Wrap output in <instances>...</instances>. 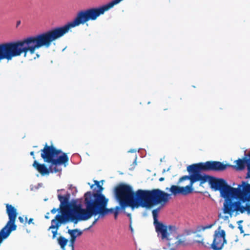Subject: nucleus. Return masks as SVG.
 <instances>
[{
  "instance_id": "obj_43",
  "label": "nucleus",
  "mask_w": 250,
  "mask_h": 250,
  "mask_svg": "<svg viewBox=\"0 0 250 250\" xmlns=\"http://www.w3.org/2000/svg\"><path fill=\"white\" fill-rule=\"evenodd\" d=\"M25 220H27V217H25Z\"/></svg>"
},
{
  "instance_id": "obj_8",
  "label": "nucleus",
  "mask_w": 250,
  "mask_h": 250,
  "mask_svg": "<svg viewBox=\"0 0 250 250\" xmlns=\"http://www.w3.org/2000/svg\"><path fill=\"white\" fill-rule=\"evenodd\" d=\"M141 191L142 189H138L134 193L131 186L121 184L114 189L115 198L123 209L127 207L138 208L140 205L138 194Z\"/></svg>"
},
{
  "instance_id": "obj_15",
  "label": "nucleus",
  "mask_w": 250,
  "mask_h": 250,
  "mask_svg": "<svg viewBox=\"0 0 250 250\" xmlns=\"http://www.w3.org/2000/svg\"><path fill=\"white\" fill-rule=\"evenodd\" d=\"M236 166H231L230 167H235L237 170H242L244 169L247 166V173L246 176V179L250 178V154L249 159L244 158L243 159H238L235 161Z\"/></svg>"
},
{
  "instance_id": "obj_16",
  "label": "nucleus",
  "mask_w": 250,
  "mask_h": 250,
  "mask_svg": "<svg viewBox=\"0 0 250 250\" xmlns=\"http://www.w3.org/2000/svg\"><path fill=\"white\" fill-rule=\"evenodd\" d=\"M58 198L60 202V208H62V216H63V213L69 209L71 206V203L69 202L70 198V194H67L64 196H62L60 194L58 195Z\"/></svg>"
},
{
  "instance_id": "obj_18",
  "label": "nucleus",
  "mask_w": 250,
  "mask_h": 250,
  "mask_svg": "<svg viewBox=\"0 0 250 250\" xmlns=\"http://www.w3.org/2000/svg\"><path fill=\"white\" fill-rule=\"evenodd\" d=\"M68 233L70 235L71 237H73V236H75V237H77V236H80L82 232L80 230L76 229H73L68 230Z\"/></svg>"
},
{
  "instance_id": "obj_20",
  "label": "nucleus",
  "mask_w": 250,
  "mask_h": 250,
  "mask_svg": "<svg viewBox=\"0 0 250 250\" xmlns=\"http://www.w3.org/2000/svg\"><path fill=\"white\" fill-rule=\"evenodd\" d=\"M182 236L183 235H177V236H174L175 239L177 240V241L175 243V246L176 247L181 245H184L185 239L184 238L182 239L180 238V237Z\"/></svg>"
},
{
  "instance_id": "obj_4",
  "label": "nucleus",
  "mask_w": 250,
  "mask_h": 250,
  "mask_svg": "<svg viewBox=\"0 0 250 250\" xmlns=\"http://www.w3.org/2000/svg\"><path fill=\"white\" fill-rule=\"evenodd\" d=\"M40 48L35 35L22 40L0 43V61L6 59L9 61L22 54L25 57L28 52L33 54L35 50Z\"/></svg>"
},
{
  "instance_id": "obj_36",
  "label": "nucleus",
  "mask_w": 250,
  "mask_h": 250,
  "mask_svg": "<svg viewBox=\"0 0 250 250\" xmlns=\"http://www.w3.org/2000/svg\"><path fill=\"white\" fill-rule=\"evenodd\" d=\"M74 243H72H72H70L69 246H70L72 248V249H73V248H74Z\"/></svg>"
},
{
  "instance_id": "obj_29",
  "label": "nucleus",
  "mask_w": 250,
  "mask_h": 250,
  "mask_svg": "<svg viewBox=\"0 0 250 250\" xmlns=\"http://www.w3.org/2000/svg\"><path fill=\"white\" fill-rule=\"evenodd\" d=\"M129 229L131 231L132 233L133 232V229L132 227V226H131V222L130 221V225H129Z\"/></svg>"
},
{
  "instance_id": "obj_30",
  "label": "nucleus",
  "mask_w": 250,
  "mask_h": 250,
  "mask_svg": "<svg viewBox=\"0 0 250 250\" xmlns=\"http://www.w3.org/2000/svg\"><path fill=\"white\" fill-rule=\"evenodd\" d=\"M136 151V150L135 149H130L129 150H128V152H135Z\"/></svg>"
},
{
  "instance_id": "obj_13",
  "label": "nucleus",
  "mask_w": 250,
  "mask_h": 250,
  "mask_svg": "<svg viewBox=\"0 0 250 250\" xmlns=\"http://www.w3.org/2000/svg\"><path fill=\"white\" fill-rule=\"evenodd\" d=\"M200 164L203 168V171H221L230 166L229 165H224L218 161H207Z\"/></svg>"
},
{
  "instance_id": "obj_11",
  "label": "nucleus",
  "mask_w": 250,
  "mask_h": 250,
  "mask_svg": "<svg viewBox=\"0 0 250 250\" xmlns=\"http://www.w3.org/2000/svg\"><path fill=\"white\" fill-rule=\"evenodd\" d=\"M187 170L189 173L191 174L190 176V184L187 186L190 187V188H192V187L194 183L200 181L201 184L204 183L209 178V176L202 175L200 174V171L203 170V168L200 163L188 166L187 167Z\"/></svg>"
},
{
  "instance_id": "obj_17",
  "label": "nucleus",
  "mask_w": 250,
  "mask_h": 250,
  "mask_svg": "<svg viewBox=\"0 0 250 250\" xmlns=\"http://www.w3.org/2000/svg\"><path fill=\"white\" fill-rule=\"evenodd\" d=\"M62 222H60L59 221L56 219V218L51 221V225L49 228V229H56L55 230H52L53 238L54 239L57 234V229L61 225Z\"/></svg>"
},
{
  "instance_id": "obj_2",
  "label": "nucleus",
  "mask_w": 250,
  "mask_h": 250,
  "mask_svg": "<svg viewBox=\"0 0 250 250\" xmlns=\"http://www.w3.org/2000/svg\"><path fill=\"white\" fill-rule=\"evenodd\" d=\"M106 11L104 6L93 7L79 11L74 19L62 26L55 27L35 35L39 46L48 48L54 41L68 33L71 28L84 24L89 21H95Z\"/></svg>"
},
{
  "instance_id": "obj_21",
  "label": "nucleus",
  "mask_w": 250,
  "mask_h": 250,
  "mask_svg": "<svg viewBox=\"0 0 250 250\" xmlns=\"http://www.w3.org/2000/svg\"><path fill=\"white\" fill-rule=\"evenodd\" d=\"M212 225H210L208 226H198L197 228V231H204L206 229H209L212 227Z\"/></svg>"
},
{
  "instance_id": "obj_19",
  "label": "nucleus",
  "mask_w": 250,
  "mask_h": 250,
  "mask_svg": "<svg viewBox=\"0 0 250 250\" xmlns=\"http://www.w3.org/2000/svg\"><path fill=\"white\" fill-rule=\"evenodd\" d=\"M68 240L63 237L61 236L58 238V243L62 249H64Z\"/></svg>"
},
{
  "instance_id": "obj_25",
  "label": "nucleus",
  "mask_w": 250,
  "mask_h": 250,
  "mask_svg": "<svg viewBox=\"0 0 250 250\" xmlns=\"http://www.w3.org/2000/svg\"><path fill=\"white\" fill-rule=\"evenodd\" d=\"M238 229H239V230H240V231L241 233H244V230H243V227H242V225H239Z\"/></svg>"
},
{
  "instance_id": "obj_27",
  "label": "nucleus",
  "mask_w": 250,
  "mask_h": 250,
  "mask_svg": "<svg viewBox=\"0 0 250 250\" xmlns=\"http://www.w3.org/2000/svg\"><path fill=\"white\" fill-rule=\"evenodd\" d=\"M19 220L20 221V222H21L22 223H23V222H24L23 218L22 217H21V216H20L19 217Z\"/></svg>"
},
{
  "instance_id": "obj_34",
  "label": "nucleus",
  "mask_w": 250,
  "mask_h": 250,
  "mask_svg": "<svg viewBox=\"0 0 250 250\" xmlns=\"http://www.w3.org/2000/svg\"><path fill=\"white\" fill-rule=\"evenodd\" d=\"M49 212H47L46 213V214L45 215V218H46V219H48L49 218Z\"/></svg>"
},
{
  "instance_id": "obj_33",
  "label": "nucleus",
  "mask_w": 250,
  "mask_h": 250,
  "mask_svg": "<svg viewBox=\"0 0 250 250\" xmlns=\"http://www.w3.org/2000/svg\"><path fill=\"white\" fill-rule=\"evenodd\" d=\"M136 160H137V156L136 155L135 159L133 162V164H135V165H137Z\"/></svg>"
},
{
  "instance_id": "obj_9",
  "label": "nucleus",
  "mask_w": 250,
  "mask_h": 250,
  "mask_svg": "<svg viewBox=\"0 0 250 250\" xmlns=\"http://www.w3.org/2000/svg\"><path fill=\"white\" fill-rule=\"evenodd\" d=\"M6 212L8 216L9 221L0 231V244L3 240L7 238L11 232L16 230L17 228L15 225V220L17 216L16 208L11 205L7 204Z\"/></svg>"
},
{
  "instance_id": "obj_6",
  "label": "nucleus",
  "mask_w": 250,
  "mask_h": 250,
  "mask_svg": "<svg viewBox=\"0 0 250 250\" xmlns=\"http://www.w3.org/2000/svg\"><path fill=\"white\" fill-rule=\"evenodd\" d=\"M139 206L151 209L152 215H158L170 199V194L160 189L142 190L138 192Z\"/></svg>"
},
{
  "instance_id": "obj_5",
  "label": "nucleus",
  "mask_w": 250,
  "mask_h": 250,
  "mask_svg": "<svg viewBox=\"0 0 250 250\" xmlns=\"http://www.w3.org/2000/svg\"><path fill=\"white\" fill-rule=\"evenodd\" d=\"M41 157L44 162L50 165L47 168L44 165L39 164L35 160L33 167L42 175L49 174V172L57 173L62 170L60 166L67 163L68 157L66 153L57 149L53 146H48L46 144L43 149L41 150Z\"/></svg>"
},
{
  "instance_id": "obj_3",
  "label": "nucleus",
  "mask_w": 250,
  "mask_h": 250,
  "mask_svg": "<svg viewBox=\"0 0 250 250\" xmlns=\"http://www.w3.org/2000/svg\"><path fill=\"white\" fill-rule=\"evenodd\" d=\"M84 205L85 208H83L80 204H77L76 202L71 203L73 208H70L69 209L63 213V216L60 214L56 216V219L60 222L70 221L75 224L79 221L86 220L94 215L96 199V191L86 192L84 195Z\"/></svg>"
},
{
  "instance_id": "obj_41",
  "label": "nucleus",
  "mask_w": 250,
  "mask_h": 250,
  "mask_svg": "<svg viewBox=\"0 0 250 250\" xmlns=\"http://www.w3.org/2000/svg\"><path fill=\"white\" fill-rule=\"evenodd\" d=\"M243 222V221L241 220V221H238V223H241Z\"/></svg>"
},
{
  "instance_id": "obj_22",
  "label": "nucleus",
  "mask_w": 250,
  "mask_h": 250,
  "mask_svg": "<svg viewBox=\"0 0 250 250\" xmlns=\"http://www.w3.org/2000/svg\"><path fill=\"white\" fill-rule=\"evenodd\" d=\"M190 179V176L185 175L181 177L179 180V183H181L184 181Z\"/></svg>"
},
{
  "instance_id": "obj_40",
  "label": "nucleus",
  "mask_w": 250,
  "mask_h": 250,
  "mask_svg": "<svg viewBox=\"0 0 250 250\" xmlns=\"http://www.w3.org/2000/svg\"><path fill=\"white\" fill-rule=\"evenodd\" d=\"M127 215L128 216H129V217H130L131 214H130V213H127Z\"/></svg>"
},
{
  "instance_id": "obj_24",
  "label": "nucleus",
  "mask_w": 250,
  "mask_h": 250,
  "mask_svg": "<svg viewBox=\"0 0 250 250\" xmlns=\"http://www.w3.org/2000/svg\"><path fill=\"white\" fill-rule=\"evenodd\" d=\"M76 237H75V236H73V237H71L70 238V243H75L76 241Z\"/></svg>"
},
{
  "instance_id": "obj_44",
  "label": "nucleus",
  "mask_w": 250,
  "mask_h": 250,
  "mask_svg": "<svg viewBox=\"0 0 250 250\" xmlns=\"http://www.w3.org/2000/svg\"><path fill=\"white\" fill-rule=\"evenodd\" d=\"M72 250H74V248L72 249Z\"/></svg>"
},
{
  "instance_id": "obj_38",
  "label": "nucleus",
  "mask_w": 250,
  "mask_h": 250,
  "mask_svg": "<svg viewBox=\"0 0 250 250\" xmlns=\"http://www.w3.org/2000/svg\"><path fill=\"white\" fill-rule=\"evenodd\" d=\"M196 237H199V238L203 237L200 234H197L196 235Z\"/></svg>"
},
{
  "instance_id": "obj_14",
  "label": "nucleus",
  "mask_w": 250,
  "mask_h": 250,
  "mask_svg": "<svg viewBox=\"0 0 250 250\" xmlns=\"http://www.w3.org/2000/svg\"><path fill=\"white\" fill-rule=\"evenodd\" d=\"M166 190L170 192V196H176L178 194L186 195L191 193L193 188H190V187L187 186L185 187H181L176 185H172L170 188H167Z\"/></svg>"
},
{
  "instance_id": "obj_39",
  "label": "nucleus",
  "mask_w": 250,
  "mask_h": 250,
  "mask_svg": "<svg viewBox=\"0 0 250 250\" xmlns=\"http://www.w3.org/2000/svg\"><path fill=\"white\" fill-rule=\"evenodd\" d=\"M36 56L37 58H39L40 57V55L38 53L36 54Z\"/></svg>"
},
{
  "instance_id": "obj_45",
  "label": "nucleus",
  "mask_w": 250,
  "mask_h": 250,
  "mask_svg": "<svg viewBox=\"0 0 250 250\" xmlns=\"http://www.w3.org/2000/svg\"><path fill=\"white\" fill-rule=\"evenodd\" d=\"M139 250H141V249H139Z\"/></svg>"
},
{
  "instance_id": "obj_35",
  "label": "nucleus",
  "mask_w": 250,
  "mask_h": 250,
  "mask_svg": "<svg viewBox=\"0 0 250 250\" xmlns=\"http://www.w3.org/2000/svg\"><path fill=\"white\" fill-rule=\"evenodd\" d=\"M30 155H31V156H33V158H34V159H35V156H34V152H33V151H32V152H30Z\"/></svg>"
},
{
  "instance_id": "obj_37",
  "label": "nucleus",
  "mask_w": 250,
  "mask_h": 250,
  "mask_svg": "<svg viewBox=\"0 0 250 250\" xmlns=\"http://www.w3.org/2000/svg\"><path fill=\"white\" fill-rule=\"evenodd\" d=\"M164 177H161L159 179V181L162 182V181H163L164 180Z\"/></svg>"
},
{
  "instance_id": "obj_12",
  "label": "nucleus",
  "mask_w": 250,
  "mask_h": 250,
  "mask_svg": "<svg viewBox=\"0 0 250 250\" xmlns=\"http://www.w3.org/2000/svg\"><path fill=\"white\" fill-rule=\"evenodd\" d=\"M225 236L226 233L224 230L215 231L213 241L211 245V248L213 250H221L224 244L227 243Z\"/></svg>"
},
{
  "instance_id": "obj_23",
  "label": "nucleus",
  "mask_w": 250,
  "mask_h": 250,
  "mask_svg": "<svg viewBox=\"0 0 250 250\" xmlns=\"http://www.w3.org/2000/svg\"><path fill=\"white\" fill-rule=\"evenodd\" d=\"M204 239L203 238V237H201V238H200V239H199V240H194L193 241V242L204 245Z\"/></svg>"
},
{
  "instance_id": "obj_26",
  "label": "nucleus",
  "mask_w": 250,
  "mask_h": 250,
  "mask_svg": "<svg viewBox=\"0 0 250 250\" xmlns=\"http://www.w3.org/2000/svg\"><path fill=\"white\" fill-rule=\"evenodd\" d=\"M57 211V209H56L55 208H53L51 210V212L53 214H55Z\"/></svg>"
},
{
  "instance_id": "obj_32",
  "label": "nucleus",
  "mask_w": 250,
  "mask_h": 250,
  "mask_svg": "<svg viewBox=\"0 0 250 250\" xmlns=\"http://www.w3.org/2000/svg\"><path fill=\"white\" fill-rule=\"evenodd\" d=\"M170 170V167L168 168V169L167 170H166L165 169H164L163 170V173H165L166 172V171H168Z\"/></svg>"
},
{
  "instance_id": "obj_28",
  "label": "nucleus",
  "mask_w": 250,
  "mask_h": 250,
  "mask_svg": "<svg viewBox=\"0 0 250 250\" xmlns=\"http://www.w3.org/2000/svg\"><path fill=\"white\" fill-rule=\"evenodd\" d=\"M33 218H30L28 221V223L29 224H31V223L34 224V223L33 222Z\"/></svg>"
},
{
  "instance_id": "obj_10",
  "label": "nucleus",
  "mask_w": 250,
  "mask_h": 250,
  "mask_svg": "<svg viewBox=\"0 0 250 250\" xmlns=\"http://www.w3.org/2000/svg\"><path fill=\"white\" fill-rule=\"evenodd\" d=\"M154 220V226L158 236L163 240L167 241L169 246H170L171 234L176 232L177 228L175 226L169 225L167 226L158 220V215H152Z\"/></svg>"
},
{
  "instance_id": "obj_42",
  "label": "nucleus",
  "mask_w": 250,
  "mask_h": 250,
  "mask_svg": "<svg viewBox=\"0 0 250 250\" xmlns=\"http://www.w3.org/2000/svg\"><path fill=\"white\" fill-rule=\"evenodd\" d=\"M62 189H58V192L60 191V190H62Z\"/></svg>"
},
{
  "instance_id": "obj_31",
  "label": "nucleus",
  "mask_w": 250,
  "mask_h": 250,
  "mask_svg": "<svg viewBox=\"0 0 250 250\" xmlns=\"http://www.w3.org/2000/svg\"><path fill=\"white\" fill-rule=\"evenodd\" d=\"M21 21H17V24H16L17 27H18L21 24Z\"/></svg>"
},
{
  "instance_id": "obj_7",
  "label": "nucleus",
  "mask_w": 250,
  "mask_h": 250,
  "mask_svg": "<svg viewBox=\"0 0 250 250\" xmlns=\"http://www.w3.org/2000/svg\"><path fill=\"white\" fill-rule=\"evenodd\" d=\"M94 182L95 184L91 185L90 188L93 190H96V199L94 216L98 215V216L97 218L95 219L92 225L85 229L86 230H89L97 223L100 218L104 217L106 214L108 213H114L115 219H117L120 211L125 210V209L121 208V206L120 205L119 206H116L114 208H106L108 199L105 198L104 195L102 193L103 188L100 185L99 182L97 181H94Z\"/></svg>"
},
{
  "instance_id": "obj_1",
  "label": "nucleus",
  "mask_w": 250,
  "mask_h": 250,
  "mask_svg": "<svg viewBox=\"0 0 250 250\" xmlns=\"http://www.w3.org/2000/svg\"><path fill=\"white\" fill-rule=\"evenodd\" d=\"M210 187L214 191H219L220 196L224 199L223 212L230 217L234 212L236 215L247 211L250 214V204L247 203L244 206L242 203L250 201V184L243 181L233 188L229 185L226 181L222 178L209 176L208 179Z\"/></svg>"
}]
</instances>
